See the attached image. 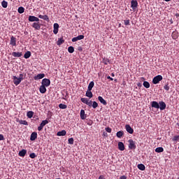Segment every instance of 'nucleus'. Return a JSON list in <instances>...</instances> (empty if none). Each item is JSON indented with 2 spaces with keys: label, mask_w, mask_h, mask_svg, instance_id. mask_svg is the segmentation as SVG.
<instances>
[{
  "label": "nucleus",
  "mask_w": 179,
  "mask_h": 179,
  "mask_svg": "<svg viewBox=\"0 0 179 179\" xmlns=\"http://www.w3.org/2000/svg\"><path fill=\"white\" fill-rule=\"evenodd\" d=\"M151 106L153 108H157V109L159 108L161 111H163V110H166V107H167L164 101H159L158 103V102L156 101H153L151 102Z\"/></svg>",
  "instance_id": "1"
},
{
  "label": "nucleus",
  "mask_w": 179,
  "mask_h": 179,
  "mask_svg": "<svg viewBox=\"0 0 179 179\" xmlns=\"http://www.w3.org/2000/svg\"><path fill=\"white\" fill-rule=\"evenodd\" d=\"M23 76H24V75L22 73L20 74L19 78H17L16 76H13V83H14V85H15V86L20 85V83L22 82V80H23V79H24V78H23Z\"/></svg>",
  "instance_id": "2"
},
{
  "label": "nucleus",
  "mask_w": 179,
  "mask_h": 179,
  "mask_svg": "<svg viewBox=\"0 0 179 179\" xmlns=\"http://www.w3.org/2000/svg\"><path fill=\"white\" fill-rule=\"evenodd\" d=\"M161 80H163V76L162 75H158L154 77L152 79V83L153 85H157L161 82Z\"/></svg>",
  "instance_id": "3"
},
{
  "label": "nucleus",
  "mask_w": 179,
  "mask_h": 179,
  "mask_svg": "<svg viewBox=\"0 0 179 179\" xmlns=\"http://www.w3.org/2000/svg\"><path fill=\"white\" fill-rule=\"evenodd\" d=\"M129 143V149H131V150H134L136 149V145H135V141L132 139H129L128 141Z\"/></svg>",
  "instance_id": "4"
},
{
  "label": "nucleus",
  "mask_w": 179,
  "mask_h": 179,
  "mask_svg": "<svg viewBox=\"0 0 179 179\" xmlns=\"http://www.w3.org/2000/svg\"><path fill=\"white\" fill-rule=\"evenodd\" d=\"M86 104L89 107H92V108H97V107H99V103L96 101H88Z\"/></svg>",
  "instance_id": "5"
},
{
  "label": "nucleus",
  "mask_w": 179,
  "mask_h": 179,
  "mask_svg": "<svg viewBox=\"0 0 179 179\" xmlns=\"http://www.w3.org/2000/svg\"><path fill=\"white\" fill-rule=\"evenodd\" d=\"M47 124H48V120H43L42 122L40 124L39 127H38V131H42L43 128H44V127H45Z\"/></svg>",
  "instance_id": "6"
},
{
  "label": "nucleus",
  "mask_w": 179,
  "mask_h": 179,
  "mask_svg": "<svg viewBox=\"0 0 179 179\" xmlns=\"http://www.w3.org/2000/svg\"><path fill=\"white\" fill-rule=\"evenodd\" d=\"M50 85H51V81L50 80V79L48 78H44L42 80V85L48 87V86H50Z\"/></svg>",
  "instance_id": "7"
},
{
  "label": "nucleus",
  "mask_w": 179,
  "mask_h": 179,
  "mask_svg": "<svg viewBox=\"0 0 179 179\" xmlns=\"http://www.w3.org/2000/svg\"><path fill=\"white\" fill-rule=\"evenodd\" d=\"M131 8L133 9V10H136V8H138V1L132 0L131 1Z\"/></svg>",
  "instance_id": "8"
},
{
  "label": "nucleus",
  "mask_w": 179,
  "mask_h": 179,
  "mask_svg": "<svg viewBox=\"0 0 179 179\" xmlns=\"http://www.w3.org/2000/svg\"><path fill=\"white\" fill-rule=\"evenodd\" d=\"M31 26L35 30H40L41 29V24L38 22H34Z\"/></svg>",
  "instance_id": "9"
},
{
  "label": "nucleus",
  "mask_w": 179,
  "mask_h": 179,
  "mask_svg": "<svg viewBox=\"0 0 179 179\" xmlns=\"http://www.w3.org/2000/svg\"><path fill=\"white\" fill-rule=\"evenodd\" d=\"M85 38V36L83 35H79L77 37H74L71 39V41L73 43H76V41H79V40H83Z\"/></svg>",
  "instance_id": "10"
},
{
  "label": "nucleus",
  "mask_w": 179,
  "mask_h": 179,
  "mask_svg": "<svg viewBox=\"0 0 179 179\" xmlns=\"http://www.w3.org/2000/svg\"><path fill=\"white\" fill-rule=\"evenodd\" d=\"M29 22H40V19L36 16L29 15L28 18Z\"/></svg>",
  "instance_id": "11"
},
{
  "label": "nucleus",
  "mask_w": 179,
  "mask_h": 179,
  "mask_svg": "<svg viewBox=\"0 0 179 179\" xmlns=\"http://www.w3.org/2000/svg\"><path fill=\"white\" fill-rule=\"evenodd\" d=\"M45 77V74L41 73V74H38L37 76H35L34 77V80H39V79H43Z\"/></svg>",
  "instance_id": "12"
},
{
  "label": "nucleus",
  "mask_w": 179,
  "mask_h": 179,
  "mask_svg": "<svg viewBox=\"0 0 179 179\" xmlns=\"http://www.w3.org/2000/svg\"><path fill=\"white\" fill-rule=\"evenodd\" d=\"M12 55L15 58H20L23 55V53L22 52H13Z\"/></svg>",
  "instance_id": "13"
},
{
  "label": "nucleus",
  "mask_w": 179,
  "mask_h": 179,
  "mask_svg": "<svg viewBox=\"0 0 179 179\" xmlns=\"http://www.w3.org/2000/svg\"><path fill=\"white\" fill-rule=\"evenodd\" d=\"M125 128H126V131L129 134H134V129H132V127H131V126L129 124H126Z\"/></svg>",
  "instance_id": "14"
},
{
  "label": "nucleus",
  "mask_w": 179,
  "mask_h": 179,
  "mask_svg": "<svg viewBox=\"0 0 179 179\" xmlns=\"http://www.w3.org/2000/svg\"><path fill=\"white\" fill-rule=\"evenodd\" d=\"M10 45L16 46V38L15 36H12L10 37Z\"/></svg>",
  "instance_id": "15"
},
{
  "label": "nucleus",
  "mask_w": 179,
  "mask_h": 179,
  "mask_svg": "<svg viewBox=\"0 0 179 179\" xmlns=\"http://www.w3.org/2000/svg\"><path fill=\"white\" fill-rule=\"evenodd\" d=\"M118 149L119 150H122V151L125 150V145H124V143L121 141L118 143Z\"/></svg>",
  "instance_id": "16"
},
{
  "label": "nucleus",
  "mask_w": 179,
  "mask_h": 179,
  "mask_svg": "<svg viewBox=\"0 0 179 179\" xmlns=\"http://www.w3.org/2000/svg\"><path fill=\"white\" fill-rule=\"evenodd\" d=\"M98 100L103 104V106H107V101L102 98V96H98Z\"/></svg>",
  "instance_id": "17"
},
{
  "label": "nucleus",
  "mask_w": 179,
  "mask_h": 179,
  "mask_svg": "<svg viewBox=\"0 0 179 179\" xmlns=\"http://www.w3.org/2000/svg\"><path fill=\"white\" fill-rule=\"evenodd\" d=\"M26 153H27V150L23 149L21 151L19 152L18 155L20 157H24V156H26Z\"/></svg>",
  "instance_id": "18"
},
{
  "label": "nucleus",
  "mask_w": 179,
  "mask_h": 179,
  "mask_svg": "<svg viewBox=\"0 0 179 179\" xmlns=\"http://www.w3.org/2000/svg\"><path fill=\"white\" fill-rule=\"evenodd\" d=\"M38 17L39 19H43V20H46V22H50V18L47 15H39Z\"/></svg>",
  "instance_id": "19"
},
{
  "label": "nucleus",
  "mask_w": 179,
  "mask_h": 179,
  "mask_svg": "<svg viewBox=\"0 0 179 179\" xmlns=\"http://www.w3.org/2000/svg\"><path fill=\"white\" fill-rule=\"evenodd\" d=\"M46 87L45 85H41L40 88H39V92L41 93H42L43 94H44V93H45L47 92V88H45Z\"/></svg>",
  "instance_id": "20"
},
{
  "label": "nucleus",
  "mask_w": 179,
  "mask_h": 179,
  "mask_svg": "<svg viewBox=\"0 0 179 179\" xmlns=\"http://www.w3.org/2000/svg\"><path fill=\"white\" fill-rule=\"evenodd\" d=\"M138 169L141 170V171H145L146 170V166L143 165V164H139L138 166Z\"/></svg>",
  "instance_id": "21"
},
{
  "label": "nucleus",
  "mask_w": 179,
  "mask_h": 179,
  "mask_svg": "<svg viewBox=\"0 0 179 179\" xmlns=\"http://www.w3.org/2000/svg\"><path fill=\"white\" fill-rule=\"evenodd\" d=\"M37 139V132H32L30 136V141Z\"/></svg>",
  "instance_id": "22"
},
{
  "label": "nucleus",
  "mask_w": 179,
  "mask_h": 179,
  "mask_svg": "<svg viewBox=\"0 0 179 179\" xmlns=\"http://www.w3.org/2000/svg\"><path fill=\"white\" fill-rule=\"evenodd\" d=\"M85 96L87 97H89L90 99H92V97H93V93L92 92V90H87V91L86 92Z\"/></svg>",
  "instance_id": "23"
},
{
  "label": "nucleus",
  "mask_w": 179,
  "mask_h": 179,
  "mask_svg": "<svg viewBox=\"0 0 179 179\" xmlns=\"http://www.w3.org/2000/svg\"><path fill=\"white\" fill-rule=\"evenodd\" d=\"M80 118L81 120H86V114H85V110H80Z\"/></svg>",
  "instance_id": "24"
},
{
  "label": "nucleus",
  "mask_w": 179,
  "mask_h": 179,
  "mask_svg": "<svg viewBox=\"0 0 179 179\" xmlns=\"http://www.w3.org/2000/svg\"><path fill=\"white\" fill-rule=\"evenodd\" d=\"M57 136H65L66 135V131L62 130L61 131L57 132Z\"/></svg>",
  "instance_id": "25"
},
{
  "label": "nucleus",
  "mask_w": 179,
  "mask_h": 179,
  "mask_svg": "<svg viewBox=\"0 0 179 179\" xmlns=\"http://www.w3.org/2000/svg\"><path fill=\"white\" fill-rule=\"evenodd\" d=\"M65 43V40H64V38H59L57 42V45H61L62 44H64Z\"/></svg>",
  "instance_id": "26"
},
{
  "label": "nucleus",
  "mask_w": 179,
  "mask_h": 179,
  "mask_svg": "<svg viewBox=\"0 0 179 179\" xmlns=\"http://www.w3.org/2000/svg\"><path fill=\"white\" fill-rule=\"evenodd\" d=\"M30 57H31V52L30 51H27L24 55V58H25V59L30 58Z\"/></svg>",
  "instance_id": "27"
},
{
  "label": "nucleus",
  "mask_w": 179,
  "mask_h": 179,
  "mask_svg": "<svg viewBox=\"0 0 179 179\" xmlns=\"http://www.w3.org/2000/svg\"><path fill=\"white\" fill-rule=\"evenodd\" d=\"M156 153H162V152H164V149L163 147H158L155 149Z\"/></svg>",
  "instance_id": "28"
},
{
  "label": "nucleus",
  "mask_w": 179,
  "mask_h": 179,
  "mask_svg": "<svg viewBox=\"0 0 179 179\" xmlns=\"http://www.w3.org/2000/svg\"><path fill=\"white\" fill-rule=\"evenodd\" d=\"M33 115H34V112H33V111H28L27 113V117L28 118H33Z\"/></svg>",
  "instance_id": "29"
},
{
  "label": "nucleus",
  "mask_w": 179,
  "mask_h": 179,
  "mask_svg": "<svg viewBox=\"0 0 179 179\" xmlns=\"http://www.w3.org/2000/svg\"><path fill=\"white\" fill-rule=\"evenodd\" d=\"M123 136H124V132L122 131H119L116 134V136H117L119 138H122Z\"/></svg>",
  "instance_id": "30"
},
{
  "label": "nucleus",
  "mask_w": 179,
  "mask_h": 179,
  "mask_svg": "<svg viewBox=\"0 0 179 179\" xmlns=\"http://www.w3.org/2000/svg\"><path fill=\"white\" fill-rule=\"evenodd\" d=\"M143 85L144 87H145V89H149V87H150V84L148 81H144Z\"/></svg>",
  "instance_id": "31"
},
{
  "label": "nucleus",
  "mask_w": 179,
  "mask_h": 179,
  "mask_svg": "<svg viewBox=\"0 0 179 179\" xmlns=\"http://www.w3.org/2000/svg\"><path fill=\"white\" fill-rule=\"evenodd\" d=\"M94 87V82L91 81L88 85V90H92Z\"/></svg>",
  "instance_id": "32"
},
{
  "label": "nucleus",
  "mask_w": 179,
  "mask_h": 179,
  "mask_svg": "<svg viewBox=\"0 0 179 179\" xmlns=\"http://www.w3.org/2000/svg\"><path fill=\"white\" fill-rule=\"evenodd\" d=\"M17 122L20 124L21 125H29V123L26 120H18Z\"/></svg>",
  "instance_id": "33"
},
{
  "label": "nucleus",
  "mask_w": 179,
  "mask_h": 179,
  "mask_svg": "<svg viewBox=\"0 0 179 179\" xmlns=\"http://www.w3.org/2000/svg\"><path fill=\"white\" fill-rule=\"evenodd\" d=\"M172 38H173V40H177V38H178V34H177V32L173 31V32L172 33Z\"/></svg>",
  "instance_id": "34"
},
{
  "label": "nucleus",
  "mask_w": 179,
  "mask_h": 179,
  "mask_svg": "<svg viewBox=\"0 0 179 179\" xmlns=\"http://www.w3.org/2000/svg\"><path fill=\"white\" fill-rule=\"evenodd\" d=\"M68 51L69 52H70V54H73V52H75V48H73V46H70L68 48Z\"/></svg>",
  "instance_id": "35"
},
{
  "label": "nucleus",
  "mask_w": 179,
  "mask_h": 179,
  "mask_svg": "<svg viewBox=\"0 0 179 179\" xmlns=\"http://www.w3.org/2000/svg\"><path fill=\"white\" fill-rule=\"evenodd\" d=\"M1 6L4 8H8V1L3 0L2 2H1Z\"/></svg>",
  "instance_id": "36"
},
{
  "label": "nucleus",
  "mask_w": 179,
  "mask_h": 179,
  "mask_svg": "<svg viewBox=\"0 0 179 179\" xmlns=\"http://www.w3.org/2000/svg\"><path fill=\"white\" fill-rule=\"evenodd\" d=\"M68 106L64 104V103H60L59 105V108H61L62 110H65L66 108H67Z\"/></svg>",
  "instance_id": "37"
},
{
  "label": "nucleus",
  "mask_w": 179,
  "mask_h": 179,
  "mask_svg": "<svg viewBox=\"0 0 179 179\" xmlns=\"http://www.w3.org/2000/svg\"><path fill=\"white\" fill-rule=\"evenodd\" d=\"M18 13H24V8L23 7H19L17 10Z\"/></svg>",
  "instance_id": "38"
},
{
  "label": "nucleus",
  "mask_w": 179,
  "mask_h": 179,
  "mask_svg": "<svg viewBox=\"0 0 179 179\" xmlns=\"http://www.w3.org/2000/svg\"><path fill=\"white\" fill-rule=\"evenodd\" d=\"M80 101H82V103H84V104H87L89 99L87 98H81Z\"/></svg>",
  "instance_id": "39"
},
{
  "label": "nucleus",
  "mask_w": 179,
  "mask_h": 179,
  "mask_svg": "<svg viewBox=\"0 0 179 179\" xmlns=\"http://www.w3.org/2000/svg\"><path fill=\"white\" fill-rule=\"evenodd\" d=\"M172 141L173 142H178V141H179V136H174Z\"/></svg>",
  "instance_id": "40"
},
{
  "label": "nucleus",
  "mask_w": 179,
  "mask_h": 179,
  "mask_svg": "<svg viewBox=\"0 0 179 179\" xmlns=\"http://www.w3.org/2000/svg\"><path fill=\"white\" fill-rule=\"evenodd\" d=\"M29 157H31V159H35V157H37V155H36L34 152H32L29 155Z\"/></svg>",
  "instance_id": "41"
},
{
  "label": "nucleus",
  "mask_w": 179,
  "mask_h": 179,
  "mask_svg": "<svg viewBox=\"0 0 179 179\" xmlns=\"http://www.w3.org/2000/svg\"><path fill=\"white\" fill-rule=\"evenodd\" d=\"M164 89L166 90V92H169L170 90V87L169 86V85H165L164 86Z\"/></svg>",
  "instance_id": "42"
},
{
  "label": "nucleus",
  "mask_w": 179,
  "mask_h": 179,
  "mask_svg": "<svg viewBox=\"0 0 179 179\" xmlns=\"http://www.w3.org/2000/svg\"><path fill=\"white\" fill-rule=\"evenodd\" d=\"M69 145H73V138H69Z\"/></svg>",
  "instance_id": "43"
},
{
  "label": "nucleus",
  "mask_w": 179,
  "mask_h": 179,
  "mask_svg": "<svg viewBox=\"0 0 179 179\" xmlns=\"http://www.w3.org/2000/svg\"><path fill=\"white\" fill-rule=\"evenodd\" d=\"M106 132H108V134H111V131H113V129L110 127H106Z\"/></svg>",
  "instance_id": "44"
},
{
  "label": "nucleus",
  "mask_w": 179,
  "mask_h": 179,
  "mask_svg": "<svg viewBox=\"0 0 179 179\" xmlns=\"http://www.w3.org/2000/svg\"><path fill=\"white\" fill-rule=\"evenodd\" d=\"M125 26H129V20H127L124 21Z\"/></svg>",
  "instance_id": "45"
},
{
  "label": "nucleus",
  "mask_w": 179,
  "mask_h": 179,
  "mask_svg": "<svg viewBox=\"0 0 179 179\" xmlns=\"http://www.w3.org/2000/svg\"><path fill=\"white\" fill-rule=\"evenodd\" d=\"M53 27L54 29H59V24H58V23H55Z\"/></svg>",
  "instance_id": "46"
},
{
  "label": "nucleus",
  "mask_w": 179,
  "mask_h": 179,
  "mask_svg": "<svg viewBox=\"0 0 179 179\" xmlns=\"http://www.w3.org/2000/svg\"><path fill=\"white\" fill-rule=\"evenodd\" d=\"M58 29H55V28H54V29H53V33H54V34H58Z\"/></svg>",
  "instance_id": "47"
},
{
  "label": "nucleus",
  "mask_w": 179,
  "mask_h": 179,
  "mask_svg": "<svg viewBox=\"0 0 179 179\" xmlns=\"http://www.w3.org/2000/svg\"><path fill=\"white\" fill-rule=\"evenodd\" d=\"M5 138L3 137V136L2 134H0V141H4Z\"/></svg>",
  "instance_id": "48"
},
{
  "label": "nucleus",
  "mask_w": 179,
  "mask_h": 179,
  "mask_svg": "<svg viewBox=\"0 0 179 179\" xmlns=\"http://www.w3.org/2000/svg\"><path fill=\"white\" fill-rule=\"evenodd\" d=\"M107 79H110V80H114V78H111L110 76L107 77Z\"/></svg>",
  "instance_id": "49"
},
{
  "label": "nucleus",
  "mask_w": 179,
  "mask_h": 179,
  "mask_svg": "<svg viewBox=\"0 0 179 179\" xmlns=\"http://www.w3.org/2000/svg\"><path fill=\"white\" fill-rule=\"evenodd\" d=\"M120 179H127V176H120Z\"/></svg>",
  "instance_id": "50"
},
{
  "label": "nucleus",
  "mask_w": 179,
  "mask_h": 179,
  "mask_svg": "<svg viewBox=\"0 0 179 179\" xmlns=\"http://www.w3.org/2000/svg\"><path fill=\"white\" fill-rule=\"evenodd\" d=\"M103 136H108V134L106 131H104V132L103 133Z\"/></svg>",
  "instance_id": "51"
},
{
  "label": "nucleus",
  "mask_w": 179,
  "mask_h": 179,
  "mask_svg": "<svg viewBox=\"0 0 179 179\" xmlns=\"http://www.w3.org/2000/svg\"><path fill=\"white\" fill-rule=\"evenodd\" d=\"M98 179H104V176L103 175H101Z\"/></svg>",
  "instance_id": "52"
},
{
  "label": "nucleus",
  "mask_w": 179,
  "mask_h": 179,
  "mask_svg": "<svg viewBox=\"0 0 179 179\" xmlns=\"http://www.w3.org/2000/svg\"><path fill=\"white\" fill-rule=\"evenodd\" d=\"M83 48L82 47H78V51H83Z\"/></svg>",
  "instance_id": "53"
},
{
  "label": "nucleus",
  "mask_w": 179,
  "mask_h": 179,
  "mask_svg": "<svg viewBox=\"0 0 179 179\" xmlns=\"http://www.w3.org/2000/svg\"><path fill=\"white\" fill-rule=\"evenodd\" d=\"M137 86H138V87H142V84H141V83H138L137 84Z\"/></svg>",
  "instance_id": "54"
},
{
  "label": "nucleus",
  "mask_w": 179,
  "mask_h": 179,
  "mask_svg": "<svg viewBox=\"0 0 179 179\" xmlns=\"http://www.w3.org/2000/svg\"><path fill=\"white\" fill-rule=\"evenodd\" d=\"M166 2H170L171 0H164Z\"/></svg>",
  "instance_id": "55"
},
{
  "label": "nucleus",
  "mask_w": 179,
  "mask_h": 179,
  "mask_svg": "<svg viewBox=\"0 0 179 179\" xmlns=\"http://www.w3.org/2000/svg\"><path fill=\"white\" fill-rule=\"evenodd\" d=\"M111 76H113V77L115 76L114 73H111Z\"/></svg>",
  "instance_id": "56"
},
{
  "label": "nucleus",
  "mask_w": 179,
  "mask_h": 179,
  "mask_svg": "<svg viewBox=\"0 0 179 179\" xmlns=\"http://www.w3.org/2000/svg\"><path fill=\"white\" fill-rule=\"evenodd\" d=\"M104 64H105V65H107V62H105Z\"/></svg>",
  "instance_id": "57"
},
{
  "label": "nucleus",
  "mask_w": 179,
  "mask_h": 179,
  "mask_svg": "<svg viewBox=\"0 0 179 179\" xmlns=\"http://www.w3.org/2000/svg\"><path fill=\"white\" fill-rule=\"evenodd\" d=\"M115 82H117V79L115 80Z\"/></svg>",
  "instance_id": "58"
},
{
  "label": "nucleus",
  "mask_w": 179,
  "mask_h": 179,
  "mask_svg": "<svg viewBox=\"0 0 179 179\" xmlns=\"http://www.w3.org/2000/svg\"><path fill=\"white\" fill-rule=\"evenodd\" d=\"M142 79L145 80V78H142Z\"/></svg>",
  "instance_id": "59"
},
{
  "label": "nucleus",
  "mask_w": 179,
  "mask_h": 179,
  "mask_svg": "<svg viewBox=\"0 0 179 179\" xmlns=\"http://www.w3.org/2000/svg\"><path fill=\"white\" fill-rule=\"evenodd\" d=\"M178 179H179V178H178Z\"/></svg>",
  "instance_id": "60"
}]
</instances>
